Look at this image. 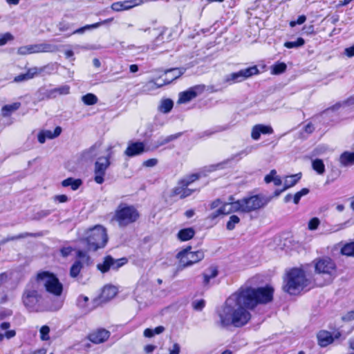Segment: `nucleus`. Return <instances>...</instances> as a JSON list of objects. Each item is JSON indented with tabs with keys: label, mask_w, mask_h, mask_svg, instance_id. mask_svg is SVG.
Returning a JSON list of instances; mask_svg holds the SVG:
<instances>
[{
	"label": "nucleus",
	"mask_w": 354,
	"mask_h": 354,
	"mask_svg": "<svg viewBox=\"0 0 354 354\" xmlns=\"http://www.w3.org/2000/svg\"><path fill=\"white\" fill-rule=\"evenodd\" d=\"M315 271L318 273L328 274L329 279L336 274V266L334 261L329 257L319 259L315 266Z\"/></svg>",
	"instance_id": "9d476101"
},
{
	"label": "nucleus",
	"mask_w": 354,
	"mask_h": 354,
	"mask_svg": "<svg viewBox=\"0 0 354 354\" xmlns=\"http://www.w3.org/2000/svg\"><path fill=\"white\" fill-rule=\"evenodd\" d=\"M306 17L305 15H300V16H299V17L297 18V19L296 21H291L290 22V26L291 27H294L297 24L301 25V24H304L306 21Z\"/></svg>",
	"instance_id": "338daca9"
},
{
	"label": "nucleus",
	"mask_w": 354,
	"mask_h": 354,
	"mask_svg": "<svg viewBox=\"0 0 354 354\" xmlns=\"http://www.w3.org/2000/svg\"><path fill=\"white\" fill-rule=\"evenodd\" d=\"M127 263L126 258L115 259L111 256H106L103 261L97 265V268L102 272L105 273L110 270H117Z\"/></svg>",
	"instance_id": "1a4fd4ad"
},
{
	"label": "nucleus",
	"mask_w": 354,
	"mask_h": 354,
	"mask_svg": "<svg viewBox=\"0 0 354 354\" xmlns=\"http://www.w3.org/2000/svg\"><path fill=\"white\" fill-rule=\"evenodd\" d=\"M82 263L80 260H77L74 262L70 269V275L72 277H76L80 272L82 268Z\"/></svg>",
	"instance_id": "37998d69"
},
{
	"label": "nucleus",
	"mask_w": 354,
	"mask_h": 354,
	"mask_svg": "<svg viewBox=\"0 0 354 354\" xmlns=\"http://www.w3.org/2000/svg\"><path fill=\"white\" fill-rule=\"evenodd\" d=\"M342 104L344 105H352L354 104V95L350 97H348L347 100H344L342 104L340 102H338L335 104L331 109L333 110H337L338 109Z\"/></svg>",
	"instance_id": "bf43d9fd"
},
{
	"label": "nucleus",
	"mask_w": 354,
	"mask_h": 354,
	"mask_svg": "<svg viewBox=\"0 0 354 354\" xmlns=\"http://www.w3.org/2000/svg\"><path fill=\"white\" fill-rule=\"evenodd\" d=\"M195 231L192 227L180 230L178 233V238L182 241H188L194 237Z\"/></svg>",
	"instance_id": "2f4dec72"
},
{
	"label": "nucleus",
	"mask_w": 354,
	"mask_h": 354,
	"mask_svg": "<svg viewBox=\"0 0 354 354\" xmlns=\"http://www.w3.org/2000/svg\"><path fill=\"white\" fill-rule=\"evenodd\" d=\"M200 176L201 175L199 174H192L183 178L180 180L182 181V183L189 187L192 183L198 180Z\"/></svg>",
	"instance_id": "de8ad7c7"
},
{
	"label": "nucleus",
	"mask_w": 354,
	"mask_h": 354,
	"mask_svg": "<svg viewBox=\"0 0 354 354\" xmlns=\"http://www.w3.org/2000/svg\"><path fill=\"white\" fill-rule=\"evenodd\" d=\"M77 257L82 259L84 263L87 264H88L91 261L90 257L86 254V252L83 250H80L77 252Z\"/></svg>",
	"instance_id": "0e129e2a"
},
{
	"label": "nucleus",
	"mask_w": 354,
	"mask_h": 354,
	"mask_svg": "<svg viewBox=\"0 0 354 354\" xmlns=\"http://www.w3.org/2000/svg\"><path fill=\"white\" fill-rule=\"evenodd\" d=\"M113 20V18H109V19L103 20L102 21L93 24L86 25L83 27H81L80 28H77V29L73 30L72 34H83L86 30H91L99 28L101 25H104L107 23H109L111 21H112Z\"/></svg>",
	"instance_id": "a878e982"
},
{
	"label": "nucleus",
	"mask_w": 354,
	"mask_h": 354,
	"mask_svg": "<svg viewBox=\"0 0 354 354\" xmlns=\"http://www.w3.org/2000/svg\"><path fill=\"white\" fill-rule=\"evenodd\" d=\"M99 146L97 144L85 150L82 153V157L85 160H92L97 155V149Z\"/></svg>",
	"instance_id": "79ce46f5"
},
{
	"label": "nucleus",
	"mask_w": 354,
	"mask_h": 354,
	"mask_svg": "<svg viewBox=\"0 0 354 354\" xmlns=\"http://www.w3.org/2000/svg\"><path fill=\"white\" fill-rule=\"evenodd\" d=\"M70 87L68 85L62 86L58 88H53V92H50V94L53 93L55 97L57 95H66L69 93Z\"/></svg>",
	"instance_id": "09e8293b"
},
{
	"label": "nucleus",
	"mask_w": 354,
	"mask_h": 354,
	"mask_svg": "<svg viewBox=\"0 0 354 354\" xmlns=\"http://www.w3.org/2000/svg\"><path fill=\"white\" fill-rule=\"evenodd\" d=\"M82 182L80 179H74L68 178L62 182V185L64 187H71L73 190H77L82 185Z\"/></svg>",
	"instance_id": "f704fd0d"
},
{
	"label": "nucleus",
	"mask_w": 354,
	"mask_h": 354,
	"mask_svg": "<svg viewBox=\"0 0 354 354\" xmlns=\"http://www.w3.org/2000/svg\"><path fill=\"white\" fill-rule=\"evenodd\" d=\"M244 288H272L268 274H258L249 279Z\"/></svg>",
	"instance_id": "ddd939ff"
},
{
	"label": "nucleus",
	"mask_w": 354,
	"mask_h": 354,
	"mask_svg": "<svg viewBox=\"0 0 354 354\" xmlns=\"http://www.w3.org/2000/svg\"><path fill=\"white\" fill-rule=\"evenodd\" d=\"M287 66L285 63H277L272 66V73L279 75L283 73L286 70Z\"/></svg>",
	"instance_id": "8fccbe9b"
},
{
	"label": "nucleus",
	"mask_w": 354,
	"mask_h": 354,
	"mask_svg": "<svg viewBox=\"0 0 354 354\" xmlns=\"http://www.w3.org/2000/svg\"><path fill=\"white\" fill-rule=\"evenodd\" d=\"M174 102L170 99H165L161 101L158 110L163 113H169L173 108Z\"/></svg>",
	"instance_id": "4c0bfd02"
},
{
	"label": "nucleus",
	"mask_w": 354,
	"mask_h": 354,
	"mask_svg": "<svg viewBox=\"0 0 354 354\" xmlns=\"http://www.w3.org/2000/svg\"><path fill=\"white\" fill-rule=\"evenodd\" d=\"M195 189L188 188V186L179 180L177 185L172 190V196H179L180 198L183 199L192 195Z\"/></svg>",
	"instance_id": "aec40b11"
},
{
	"label": "nucleus",
	"mask_w": 354,
	"mask_h": 354,
	"mask_svg": "<svg viewBox=\"0 0 354 354\" xmlns=\"http://www.w3.org/2000/svg\"><path fill=\"white\" fill-rule=\"evenodd\" d=\"M21 106L20 102H14L11 104L4 105L1 108V115L4 118L10 116L13 112L18 110Z\"/></svg>",
	"instance_id": "cd10ccee"
},
{
	"label": "nucleus",
	"mask_w": 354,
	"mask_h": 354,
	"mask_svg": "<svg viewBox=\"0 0 354 354\" xmlns=\"http://www.w3.org/2000/svg\"><path fill=\"white\" fill-rule=\"evenodd\" d=\"M10 324L3 322L0 324V343L5 339H10L16 335L15 330H10Z\"/></svg>",
	"instance_id": "b1692460"
},
{
	"label": "nucleus",
	"mask_w": 354,
	"mask_h": 354,
	"mask_svg": "<svg viewBox=\"0 0 354 354\" xmlns=\"http://www.w3.org/2000/svg\"><path fill=\"white\" fill-rule=\"evenodd\" d=\"M305 41L302 37H298L296 41H286L284 46L287 48H296L302 46Z\"/></svg>",
	"instance_id": "a18cd8bd"
},
{
	"label": "nucleus",
	"mask_w": 354,
	"mask_h": 354,
	"mask_svg": "<svg viewBox=\"0 0 354 354\" xmlns=\"http://www.w3.org/2000/svg\"><path fill=\"white\" fill-rule=\"evenodd\" d=\"M164 86V83L162 82L161 79H158L157 80H150L147 82L143 86V89L145 91L150 92L155 91L160 87Z\"/></svg>",
	"instance_id": "473e14b6"
},
{
	"label": "nucleus",
	"mask_w": 354,
	"mask_h": 354,
	"mask_svg": "<svg viewBox=\"0 0 354 354\" xmlns=\"http://www.w3.org/2000/svg\"><path fill=\"white\" fill-rule=\"evenodd\" d=\"M218 275V270L215 266H211L203 273V281L205 285H207L209 280Z\"/></svg>",
	"instance_id": "c9c22d12"
},
{
	"label": "nucleus",
	"mask_w": 354,
	"mask_h": 354,
	"mask_svg": "<svg viewBox=\"0 0 354 354\" xmlns=\"http://www.w3.org/2000/svg\"><path fill=\"white\" fill-rule=\"evenodd\" d=\"M100 292L95 297H93V301L97 306L107 302L112 299L117 294L116 289H100Z\"/></svg>",
	"instance_id": "6ab92c4d"
},
{
	"label": "nucleus",
	"mask_w": 354,
	"mask_h": 354,
	"mask_svg": "<svg viewBox=\"0 0 354 354\" xmlns=\"http://www.w3.org/2000/svg\"><path fill=\"white\" fill-rule=\"evenodd\" d=\"M110 165L109 157H100L95 162L94 180L97 184H102L104 181L106 171Z\"/></svg>",
	"instance_id": "9b49d317"
},
{
	"label": "nucleus",
	"mask_w": 354,
	"mask_h": 354,
	"mask_svg": "<svg viewBox=\"0 0 354 354\" xmlns=\"http://www.w3.org/2000/svg\"><path fill=\"white\" fill-rule=\"evenodd\" d=\"M342 335L339 331H334L333 334L327 330H320L317 334L318 344L321 347H326L332 344L335 339H339Z\"/></svg>",
	"instance_id": "2eb2a0df"
},
{
	"label": "nucleus",
	"mask_w": 354,
	"mask_h": 354,
	"mask_svg": "<svg viewBox=\"0 0 354 354\" xmlns=\"http://www.w3.org/2000/svg\"><path fill=\"white\" fill-rule=\"evenodd\" d=\"M136 0H129L123 1H117L111 4V8L115 12H121L129 10L137 5Z\"/></svg>",
	"instance_id": "393cba45"
},
{
	"label": "nucleus",
	"mask_w": 354,
	"mask_h": 354,
	"mask_svg": "<svg viewBox=\"0 0 354 354\" xmlns=\"http://www.w3.org/2000/svg\"><path fill=\"white\" fill-rule=\"evenodd\" d=\"M145 145L142 142H129L124 153L128 157H134L141 155L145 151Z\"/></svg>",
	"instance_id": "dca6fc26"
},
{
	"label": "nucleus",
	"mask_w": 354,
	"mask_h": 354,
	"mask_svg": "<svg viewBox=\"0 0 354 354\" xmlns=\"http://www.w3.org/2000/svg\"><path fill=\"white\" fill-rule=\"evenodd\" d=\"M110 337V332L104 328H98L88 335V339L94 344H101Z\"/></svg>",
	"instance_id": "a211bd4d"
},
{
	"label": "nucleus",
	"mask_w": 354,
	"mask_h": 354,
	"mask_svg": "<svg viewBox=\"0 0 354 354\" xmlns=\"http://www.w3.org/2000/svg\"><path fill=\"white\" fill-rule=\"evenodd\" d=\"M140 214L134 206L120 203L115 212L113 219L123 227L136 222Z\"/></svg>",
	"instance_id": "39448f33"
},
{
	"label": "nucleus",
	"mask_w": 354,
	"mask_h": 354,
	"mask_svg": "<svg viewBox=\"0 0 354 354\" xmlns=\"http://www.w3.org/2000/svg\"><path fill=\"white\" fill-rule=\"evenodd\" d=\"M205 86L204 84L195 85L187 91L180 92L178 100V104H185L203 93L205 91Z\"/></svg>",
	"instance_id": "f8f14e48"
},
{
	"label": "nucleus",
	"mask_w": 354,
	"mask_h": 354,
	"mask_svg": "<svg viewBox=\"0 0 354 354\" xmlns=\"http://www.w3.org/2000/svg\"><path fill=\"white\" fill-rule=\"evenodd\" d=\"M186 249L188 252V259H189V261L192 263V265L198 263L204 258V253L202 250L192 252L191 251V247H188Z\"/></svg>",
	"instance_id": "c756f323"
},
{
	"label": "nucleus",
	"mask_w": 354,
	"mask_h": 354,
	"mask_svg": "<svg viewBox=\"0 0 354 354\" xmlns=\"http://www.w3.org/2000/svg\"><path fill=\"white\" fill-rule=\"evenodd\" d=\"M223 129L222 127H218L212 129H208L203 132L201 135V138H203L205 136H211L215 133L222 131Z\"/></svg>",
	"instance_id": "e2e57ef3"
},
{
	"label": "nucleus",
	"mask_w": 354,
	"mask_h": 354,
	"mask_svg": "<svg viewBox=\"0 0 354 354\" xmlns=\"http://www.w3.org/2000/svg\"><path fill=\"white\" fill-rule=\"evenodd\" d=\"M308 188H303L299 192H297L292 197L293 202L295 204H298L302 196L307 195L309 193Z\"/></svg>",
	"instance_id": "864d4df0"
},
{
	"label": "nucleus",
	"mask_w": 354,
	"mask_h": 354,
	"mask_svg": "<svg viewBox=\"0 0 354 354\" xmlns=\"http://www.w3.org/2000/svg\"><path fill=\"white\" fill-rule=\"evenodd\" d=\"M259 73L258 68L256 66H250L247 68H243L238 72L232 73L227 75L224 77V82L228 84H232L236 82H241L254 75Z\"/></svg>",
	"instance_id": "0eeeda50"
},
{
	"label": "nucleus",
	"mask_w": 354,
	"mask_h": 354,
	"mask_svg": "<svg viewBox=\"0 0 354 354\" xmlns=\"http://www.w3.org/2000/svg\"><path fill=\"white\" fill-rule=\"evenodd\" d=\"M301 177V173L286 176V180L284 181V185L283 187V190H286V189L295 186L298 183V181L300 180Z\"/></svg>",
	"instance_id": "c85d7f7f"
},
{
	"label": "nucleus",
	"mask_w": 354,
	"mask_h": 354,
	"mask_svg": "<svg viewBox=\"0 0 354 354\" xmlns=\"http://www.w3.org/2000/svg\"><path fill=\"white\" fill-rule=\"evenodd\" d=\"M239 203V201H236L235 202H227L224 203L222 207H221V211L223 215L229 214L232 212H240V208L236 206V205Z\"/></svg>",
	"instance_id": "7c9ffc66"
},
{
	"label": "nucleus",
	"mask_w": 354,
	"mask_h": 354,
	"mask_svg": "<svg viewBox=\"0 0 354 354\" xmlns=\"http://www.w3.org/2000/svg\"><path fill=\"white\" fill-rule=\"evenodd\" d=\"M273 129L270 126L264 124H256L252 127L251 132V137L254 140H258L260 138L261 134H272Z\"/></svg>",
	"instance_id": "4be33fe9"
},
{
	"label": "nucleus",
	"mask_w": 354,
	"mask_h": 354,
	"mask_svg": "<svg viewBox=\"0 0 354 354\" xmlns=\"http://www.w3.org/2000/svg\"><path fill=\"white\" fill-rule=\"evenodd\" d=\"M32 53H55L58 50L57 46L48 43L30 44Z\"/></svg>",
	"instance_id": "412c9836"
},
{
	"label": "nucleus",
	"mask_w": 354,
	"mask_h": 354,
	"mask_svg": "<svg viewBox=\"0 0 354 354\" xmlns=\"http://www.w3.org/2000/svg\"><path fill=\"white\" fill-rule=\"evenodd\" d=\"M76 306L82 315H86L97 307L93 301V298L90 301L87 296L80 295L76 300Z\"/></svg>",
	"instance_id": "4468645a"
},
{
	"label": "nucleus",
	"mask_w": 354,
	"mask_h": 354,
	"mask_svg": "<svg viewBox=\"0 0 354 354\" xmlns=\"http://www.w3.org/2000/svg\"><path fill=\"white\" fill-rule=\"evenodd\" d=\"M46 295L42 296L36 289H27L22 297L23 304L30 312L54 311L59 310L63 299V289H46Z\"/></svg>",
	"instance_id": "f03ea898"
},
{
	"label": "nucleus",
	"mask_w": 354,
	"mask_h": 354,
	"mask_svg": "<svg viewBox=\"0 0 354 354\" xmlns=\"http://www.w3.org/2000/svg\"><path fill=\"white\" fill-rule=\"evenodd\" d=\"M313 169L319 175L325 172V165L322 159L317 158L312 162Z\"/></svg>",
	"instance_id": "a19ab883"
},
{
	"label": "nucleus",
	"mask_w": 354,
	"mask_h": 354,
	"mask_svg": "<svg viewBox=\"0 0 354 354\" xmlns=\"http://www.w3.org/2000/svg\"><path fill=\"white\" fill-rule=\"evenodd\" d=\"M41 71V70H39L37 67H33L28 70L26 73V75H28V77L30 80Z\"/></svg>",
	"instance_id": "774afa93"
},
{
	"label": "nucleus",
	"mask_w": 354,
	"mask_h": 354,
	"mask_svg": "<svg viewBox=\"0 0 354 354\" xmlns=\"http://www.w3.org/2000/svg\"><path fill=\"white\" fill-rule=\"evenodd\" d=\"M15 272L12 270H8L0 274V286L5 284H12V281Z\"/></svg>",
	"instance_id": "e433bc0d"
},
{
	"label": "nucleus",
	"mask_w": 354,
	"mask_h": 354,
	"mask_svg": "<svg viewBox=\"0 0 354 354\" xmlns=\"http://www.w3.org/2000/svg\"><path fill=\"white\" fill-rule=\"evenodd\" d=\"M50 328L49 326L44 325L41 327L39 330L40 339L42 341H47L50 339Z\"/></svg>",
	"instance_id": "3c124183"
},
{
	"label": "nucleus",
	"mask_w": 354,
	"mask_h": 354,
	"mask_svg": "<svg viewBox=\"0 0 354 354\" xmlns=\"http://www.w3.org/2000/svg\"><path fill=\"white\" fill-rule=\"evenodd\" d=\"M344 255L354 257V241L345 244L341 249Z\"/></svg>",
	"instance_id": "c03bdc74"
},
{
	"label": "nucleus",
	"mask_w": 354,
	"mask_h": 354,
	"mask_svg": "<svg viewBox=\"0 0 354 354\" xmlns=\"http://www.w3.org/2000/svg\"><path fill=\"white\" fill-rule=\"evenodd\" d=\"M82 243L86 248L87 251L95 252L103 248L108 241V235L106 229L101 225H96L86 232L85 238Z\"/></svg>",
	"instance_id": "7ed1b4c3"
},
{
	"label": "nucleus",
	"mask_w": 354,
	"mask_h": 354,
	"mask_svg": "<svg viewBox=\"0 0 354 354\" xmlns=\"http://www.w3.org/2000/svg\"><path fill=\"white\" fill-rule=\"evenodd\" d=\"M186 69L184 68H174L165 71V74L160 77L162 80L164 85L169 84L174 80L180 77Z\"/></svg>",
	"instance_id": "f3484780"
},
{
	"label": "nucleus",
	"mask_w": 354,
	"mask_h": 354,
	"mask_svg": "<svg viewBox=\"0 0 354 354\" xmlns=\"http://www.w3.org/2000/svg\"><path fill=\"white\" fill-rule=\"evenodd\" d=\"M17 53L21 55H26L28 54H32L31 50V45H27L21 46L17 50Z\"/></svg>",
	"instance_id": "680f3d73"
},
{
	"label": "nucleus",
	"mask_w": 354,
	"mask_h": 354,
	"mask_svg": "<svg viewBox=\"0 0 354 354\" xmlns=\"http://www.w3.org/2000/svg\"><path fill=\"white\" fill-rule=\"evenodd\" d=\"M319 224V219L317 217H314L309 221L308 227L310 230H315L317 229Z\"/></svg>",
	"instance_id": "052dcab7"
},
{
	"label": "nucleus",
	"mask_w": 354,
	"mask_h": 354,
	"mask_svg": "<svg viewBox=\"0 0 354 354\" xmlns=\"http://www.w3.org/2000/svg\"><path fill=\"white\" fill-rule=\"evenodd\" d=\"M276 175L277 171L275 169H272L270 172L264 177V181L266 183L272 182Z\"/></svg>",
	"instance_id": "69168bd1"
},
{
	"label": "nucleus",
	"mask_w": 354,
	"mask_h": 354,
	"mask_svg": "<svg viewBox=\"0 0 354 354\" xmlns=\"http://www.w3.org/2000/svg\"><path fill=\"white\" fill-rule=\"evenodd\" d=\"M30 236H32V234H30V233H28V232L21 233V234H19L15 236H8V237H6L5 241L8 242V241H15V240H18V239H24V238H26V237Z\"/></svg>",
	"instance_id": "13d9d810"
},
{
	"label": "nucleus",
	"mask_w": 354,
	"mask_h": 354,
	"mask_svg": "<svg viewBox=\"0 0 354 354\" xmlns=\"http://www.w3.org/2000/svg\"><path fill=\"white\" fill-rule=\"evenodd\" d=\"M14 39L13 35L10 32H6L0 35V46H4L8 41Z\"/></svg>",
	"instance_id": "6e6d98bb"
},
{
	"label": "nucleus",
	"mask_w": 354,
	"mask_h": 354,
	"mask_svg": "<svg viewBox=\"0 0 354 354\" xmlns=\"http://www.w3.org/2000/svg\"><path fill=\"white\" fill-rule=\"evenodd\" d=\"M62 131V129L60 127H57L53 132L50 130H41L37 136L38 141L39 143L44 144L46 139H53L58 137L61 134Z\"/></svg>",
	"instance_id": "5701e85b"
},
{
	"label": "nucleus",
	"mask_w": 354,
	"mask_h": 354,
	"mask_svg": "<svg viewBox=\"0 0 354 354\" xmlns=\"http://www.w3.org/2000/svg\"><path fill=\"white\" fill-rule=\"evenodd\" d=\"M50 92H53V89L40 88L36 94L37 96V100L39 101H41L50 98H55V95L53 93L50 94Z\"/></svg>",
	"instance_id": "58836bf2"
},
{
	"label": "nucleus",
	"mask_w": 354,
	"mask_h": 354,
	"mask_svg": "<svg viewBox=\"0 0 354 354\" xmlns=\"http://www.w3.org/2000/svg\"><path fill=\"white\" fill-rule=\"evenodd\" d=\"M271 200V196L257 194L238 200L239 203L236 206L240 208L241 212L250 213L263 208Z\"/></svg>",
	"instance_id": "20e7f679"
},
{
	"label": "nucleus",
	"mask_w": 354,
	"mask_h": 354,
	"mask_svg": "<svg viewBox=\"0 0 354 354\" xmlns=\"http://www.w3.org/2000/svg\"><path fill=\"white\" fill-rule=\"evenodd\" d=\"M82 100L86 105H93L97 102V97L93 93H87L82 97Z\"/></svg>",
	"instance_id": "49530a36"
},
{
	"label": "nucleus",
	"mask_w": 354,
	"mask_h": 354,
	"mask_svg": "<svg viewBox=\"0 0 354 354\" xmlns=\"http://www.w3.org/2000/svg\"><path fill=\"white\" fill-rule=\"evenodd\" d=\"M286 285L284 288H305L310 285L304 271L299 268H292L286 274Z\"/></svg>",
	"instance_id": "423d86ee"
},
{
	"label": "nucleus",
	"mask_w": 354,
	"mask_h": 354,
	"mask_svg": "<svg viewBox=\"0 0 354 354\" xmlns=\"http://www.w3.org/2000/svg\"><path fill=\"white\" fill-rule=\"evenodd\" d=\"M35 280L38 283V285L43 284L44 288H63L57 276L49 271L39 272Z\"/></svg>",
	"instance_id": "6e6552de"
},
{
	"label": "nucleus",
	"mask_w": 354,
	"mask_h": 354,
	"mask_svg": "<svg viewBox=\"0 0 354 354\" xmlns=\"http://www.w3.org/2000/svg\"><path fill=\"white\" fill-rule=\"evenodd\" d=\"M339 161L342 167L354 165V151L343 152L339 158Z\"/></svg>",
	"instance_id": "bb28decb"
},
{
	"label": "nucleus",
	"mask_w": 354,
	"mask_h": 354,
	"mask_svg": "<svg viewBox=\"0 0 354 354\" xmlns=\"http://www.w3.org/2000/svg\"><path fill=\"white\" fill-rule=\"evenodd\" d=\"M181 134H182L181 133H178L176 134L168 136L167 137H161L157 140L156 146L160 147V146L166 145V144L177 139L178 137H180L181 136Z\"/></svg>",
	"instance_id": "ea45409f"
},
{
	"label": "nucleus",
	"mask_w": 354,
	"mask_h": 354,
	"mask_svg": "<svg viewBox=\"0 0 354 354\" xmlns=\"http://www.w3.org/2000/svg\"><path fill=\"white\" fill-rule=\"evenodd\" d=\"M226 162H219L214 165H211L205 167V171L207 172H212L218 169H223Z\"/></svg>",
	"instance_id": "4d7b16f0"
},
{
	"label": "nucleus",
	"mask_w": 354,
	"mask_h": 354,
	"mask_svg": "<svg viewBox=\"0 0 354 354\" xmlns=\"http://www.w3.org/2000/svg\"><path fill=\"white\" fill-rule=\"evenodd\" d=\"M240 218L236 215H232L227 223L226 227L228 230H232L235 227V225L239 223Z\"/></svg>",
	"instance_id": "603ef678"
},
{
	"label": "nucleus",
	"mask_w": 354,
	"mask_h": 354,
	"mask_svg": "<svg viewBox=\"0 0 354 354\" xmlns=\"http://www.w3.org/2000/svg\"><path fill=\"white\" fill-rule=\"evenodd\" d=\"M274 289H239L216 308L218 325L222 328H241L252 319L250 311L273 299Z\"/></svg>",
	"instance_id": "f257e3e1"
},
{
	"label": "nucleus",
	"mask_w": 354,
	"mask_h": 354,
	"mask_svg": "<svg viewBox=\"0 0 354 354\" xmlns=\"http://www.w3.org/2000/svg\"><path fill=\"white\" fill-rule=\"evenodd\" d=\"M192 306L195 310L201 311L205 306V301L203 299L194 300Z\"/></svg>",
	"instance_id": "5fc2aeb1"
},
{
	"label": "nucleus",
	"mask_w": 354,
	"mask_h": 354,
	"mask_svg": "<svg viewBox=\"0 0 354 354\" xmlns=\"http://www.w3.org/2000/svg\"><path fill=\"white\" fill-rule=\"evenodd\" d=\"M177 258L179 259L180 267L182 268L192 266V263L188 259V252L186 248L178 252Z\"/></svg>",
	"instance_id": "72a5a7b5"
}]
</instances>
